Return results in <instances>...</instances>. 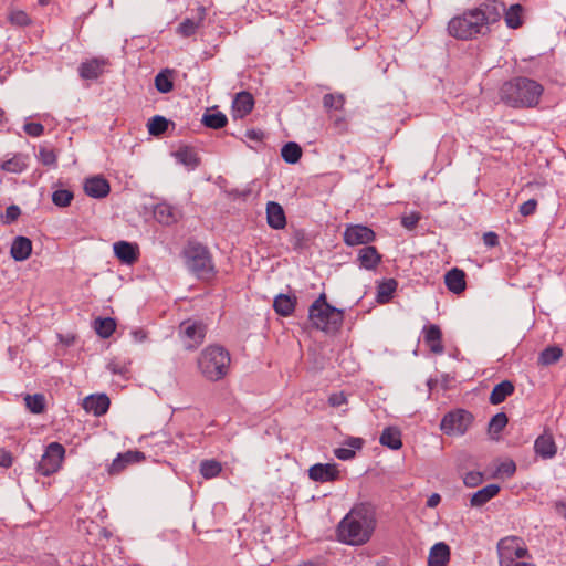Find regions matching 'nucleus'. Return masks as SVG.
<instances>
[{
    "mask_svg": "<svg viewBox=\"0 0 566 566\" xmlns=\"http://www.w3.org/2000/svg\"><path fill=\"white\" fill-rule=\"evenodd\" d=\"M502 6L496 0H489L479 7L465 10L453 17L448 23V32L458 40H472L490 32V25L502 18Z\"/></svg>",
    "mask_w": 566,
    "mask_h": 566,
    "instance_id": "f257e3e1",
    "label": "nucleus"
},
{
    "mask_svg": "<svg viewBox=\"0 0 566 566\" xmlns=\"http://www.w3.org/2000/svg\"><path fill=\"white\" fill-rule=\"evenodd\" d=\"M376 527V512L369 504L355 505L339 522L337 538L347 545L366 544Z\"/></svg>",
    "mask_w": 566,
    "mask_h": 566,
    "instance_id": "f03ea898",
    "label": "nucleus"
},
{
    "mask_svg": "<svg viewBox=\"0 0 566 566\" xmlns=\"http://www.w3.org/2000/svg\"><path fill=\"white\" fill-rule=\"evenodd\" d=\"M543 92L544 87L537 81L518 76L501 86L500 97L511 107L531 108L539 103Z\"/></svg>",
    "mask_w": 566,
    "mask_h": 566,
    "instance_id": "7ed1b4c3",
    "label": "nucleus"
},
{
    "mask_svg": "<svg viewBox=\"0 0 566 566\" xmlns=\"http://www.w3.org/2000/svg\"><path fill=\"white\" fill-rule=\"evenodd\" d=\"M308 319L314 328L332 333L340 328L344 312L328 304L325 293H322L310 306Z\"/></svg>",
    "mask_w": 566,
    "mask_h": 566,
    "instance_id": "20e7f679",
    "label": "nucleus"
},
{
    "mask_svg": "<svg viewBox=\"0 0 566 566\" xmlns=\"http://www.w3.org/2000/svg\"><path fill=\"white\" fill-rule=\"evenodd\" d=\"M230 354L222 346L206 347L198 359V366L201 374L211 381L222 379L229 371Z\"/></svg>",
    "mask_w": 566,
    "mask_h": 566,
    "instance_id": "39448f33",
    "label": "nucleus"
},
{
    "mask_svg": "<svg viewBox=\"0 0 566 566\" xmlns=\"http://www.w3.org/2000/svg\"><path fill=\"white\" fill-rule=\"evenodd\" d=\"M500 566H535L521 537L507 536L497 543Z\"/></svg>",
    "mask_w": 566,
    "mask_h": 566,
    "instance_id": "423d86ee",
    "label": "nucleus"
},
{
    "mask_svg": "<svg viewBox=\"0 0 566 566\" xmlns=\"http://www.w3.org/2000/svg\"><path fill=\"white\" fill-rule=\"evenodd\" d=\"M188 269L201 280L214 275V265L208 249L200 243H190L185 251Z\"/></svg>",
    "mask_w": 566,
    "mask_h": 566,
    "instance_id": "0eeeda50",
    "label": "nucleus"
},
{
    "mask_svg": "<svg viewBox=\"0 0 566 566\" xmlns=\"http://www.w3.org/2000/svg\"><path fill=\"white\" fill-rule=\"evenodd\" d=\"M473 415L465 409H454L447 412L440 422L441 431L447 436H463L473 422Z\"/></svg>",
    "mask_w": 566,
    "mask_h": 566,
    "instance_id": "6e6552de",
    "label": "nucleus"
},
{
    "mask_svg": "<svg viewBox=\"0 0 566 566\" xmlns=\"http://www.w3.org/2000/svg\"><path fill=\"white\" fill-rule=\"evenodd\" d=\"M64 455V447L59 442H51L38 462V473L44 476L54 474L61 469Z\"/></svg>",
    "mask_w": 566,
    "mask_h": 566,
    "instance_id": "1a4fd4ad",
    "label": "nucleus"
},
{
    "mask_svg": "<svg viewBox=\"0 0 566 566\" xmlns=\"http://www.w3.org/2000/svg\"><path fill=\"white\" fill-rule=\"evenodd\" d=\"M207 326L199 321H185L179 326V334L187 349L197 348L205 339Z\"/></svg>",
    "mask_w": 566,
    "mask_h": 566,
    "instance_id": "9d476101",
    "label": "nucleus"
},
{
    "mask_svg": "<svg viewBox=\"0 0 566 566\" xmlns=\"http://www.w3.org/2000/svg\"><path fill=\"white\" fill-rule=\"evenodd\" d=\"M344 242L349 247L367 245L375 241L376 233L367 226L348 224L344 231Z\"/></svg>",
    "mask_w": 566,
    "mask_h": 566,
    "instance_id": "9b49d317",
    "label": "nucleus"
},
{
    "mask_svg": "<svg viewBox=\"0 0 566 566\" xmlns=\"http://www.w3.org/2000/svg\"><path fill=\"white\" fill-rule=\"evenodd\" d=\"M308 478L315 482H334L339 479V470L335 463H316L308 469Z\"/></svg>",
    "mask_w": 566,
    "mask_h": 566,
    "instance_id": "f8f14e48",
    "label": "nucleus"
},
{
    "mask_svg": "<svg viewBox=\"0 0 566 566\" xmlns=\"http://www.w3.org/2000/svg\"><path fill=\"white\" fill-rule=\"evenodd\" d=\"M107 65V59L94 57L80 64L78 74L84 80H97L105 72Z\"/></svg>",
    "mask_w": 566,
    "mask_h": 566,
    "instance_id": "ddd939ff",
    "label": "nucleus"
},
{
    "mask_svg": "<svg viewBox=\"0 0 566 566\" xmlns=\"http://www.w3.org/2000/svg\"><path fill=\"white\" fill-rule=\"evenodd\" d=\"M145 459V454L138 450H128L123 453H118L108 467V473L119 474L128 464L138 463Z\"/></svg>",
    "mask_w": 566,
    "mask_h": 566,
    "instance_id": "4468645a",
    "label": "nucleus"
},
{
    "mask_svg": "<svg viewBox=\"0 0 566 566\" xmlns=\"http://www.w3.org/2000/svg\"><path fill=\"white\" fill-rule=\"evenodd\" d=\"M115 256L124 264H134L139 256V249L136 243L118 241L113 244Z\"/></svg>",
    "mask_w": 566,
    "mask_h": 566,
    "instance_id": "2eb2a0df",
    "label": "nucleus"
},
{
    "mask_svg": "<svg viewBox=\"0 0 566 566\" xmlns=\"http://www.w3.org/2000/svg\"><path fill=\"white\" fill-rule=\"evenodd\" d=\"M84 191L88 197L102 199L109 193L111 186L103 176H94L85 179Z\"/></svg>",
    "mask_w": 566,
    "mask_h": 566,
    "instance_id": "dca6fc26",
    "label": "nucleus"
},
{
    "mask_svg": "<svg viewBox=\"0 0 566 566\" xmlns=\"http://www.w3.org/2000/svg\"><path fill=\"white\" fill-rule=\"evenodd\" d=\"M423 342L433 354L441 355L444 352L442 332L436 324L426 325L422 328Z\"/></svg>",
    "mask_w": 566,
    "mask_h": 566,
    "instance_id": "f3484780",
    "label": "nucleus"
},
{
    "mask_svg": "<svg viewBox=\"0 0 566 566\" xmlns=\"http://www.w3.org/2000/svg\"><path fill=\"white\" fill-rule=\"evenodd\" d=\"M254 106L252 94L242 91L238 93L232 103V115L234 118H243L250 114Z\"/></svg>",
    "mask_w": 566,
    "mask_h": 566,
    "instance_id": "a211bd4d",
    "label": "nucleus"
},
{
    "mask_svg": "<svg viewBox=\"0 0 566 566\" xmlns=\"http://www.w3.org/2000/svg\"><path fill=\"white\" fill-rule=\"evenodd\" d=\"M206 18V8L200 6L197 9L196 18H186L177 28V33L184 38L193 35L201 27Z\"/></svg>",
    "mask_w": 566,
    "mask_h": 566,
    "instance_id": "6ab92c4d",
    "label": "nucleus"
},
{
    "mask_svg": "<svg viewBox=\"0 0 566 566\" xmlns=\"http://www.w3.org/2000/svg\"><path fill=\"white\" fill-rule=\"evenodd\" d=\"M109 403V398L105 394L91 395L83 400V408L98 417L107 412Z\"/></svg>",
    "mask_w": 566,
    "mask_h": 566,
    "instance_id": "aec40b11",
    "label": "nucleus"
},
{
    "mask_svg": "<svg viewBox=\"0 0 566 566\" xmlns=\"http://www.w3.org/2000/svg\"><path fill=\"white\" fill-rule=\"evenodd\" d=\"M357 262L361 269L375 270L381 262V254L373 245H365L358 251Z\"/></svg>",
    "mask_w": 566,
    "mask_h": 566,
    "instance_id": "412c9836",
    "label": "nucleus"
},
{
    "mask_svg": "<svg viewBox=\"0 0 566 566\" xmlns=\"http://www.w3.org/2000/svg\"><path fill=\"white\" fill-rule=\"evenodd\" d=\"M268 224L275 230L283 229L286 226V217L282 206L275 201H269L266 205Z\"/></svg>",
    "mask_w": 566,
    "mask_h": 566,
    "instance_id": "4be33fe9",
    "label": "nucleus"
},
{
    "mask_svg": "<svg viewBox=\"0 0 566 566\" xmlns=\"http://www.w3.org/2000/svg\"><path fill=\"white\" fill-rule=\"evenodd\" d=\"M502 8V17L510 29H517L523 24V12L524 9L520 3L511 4L509 8L503 2L497 1Z\"/></svg>",
    "mask_w": 566,
    "mask_h": 566,
    "instance_id": "5701e85b",
    "label": "nucleus"
},
{
    "mask_svg": "<svg viewBox=\"0 0 566 566\" xmlns=\"http://www.w3.org/2000/svg\"><path fill=\"white\" fill-rule=\"evenodd\" d=\"M31 252L32 241L29 238L19 235L13 240L10 249V254L13 260L19 262L25 261Z\"/></svg>",
    "mask_w": 566,
    "mask_h": 566,
    "instance_id": "b1692460",
    "label": "nucleus"
},
{
    "mask_svg": "<svg viewBox=\"0 0 566 566\" xmlns=\"http://www.w3.org/2000/svg\"><path fill=\"white\" fill-rule=\"evenodd\" d=\"M444 283L450 292L460 294L465 290V273L458 268H453L446 273Z\"/></svg>",
    "mask_w": 566,
    "mask_h": 566,
    "instance_id": "393cba45",
    "label": "nucleus"
},
{
    "mask_svg": "<svg viewBox=\"0 0 566 566\" xmlns=\"http://www.w3.org/2000/svg\"><path fill=\"white\" fill-rule=\"evenodd\" d=\"M449 559L450 547L446 543L439 542L429 552L428 566H447Z\"/></svg>",
    "mask_w": 566,
    "mask_h": 566,
    "instance_id": "a878e982",
    "label": "nucleus"
},
{
    "mask_svg": "<svg viewBox=\"0 0 566 566\" xmlns=\"http://www.w3.org/2000/svg\"><path fill=\"white\" fill-rule=\"evenodd\" d=\"M534 450L536 454L543 459H551L557 452L555 441L551 434H541L537 437L534 443Z\"/></svg>",
    "mask_w": 566,
    "mask_h": 566,
    "instance_id": "bb28decb",
    "label": "nucleus"
},
{
    "mask_svg": "<svg viewBox=\"0 0 566 566\" xmlns=\"http://www.w3.org/2000/svg\"><path fill=\"white\" fill-rule=\"evenodd\" d=\"M364 440L357 437H350L345 440L344 447L336 448L334 450V454L337 459L347 461L355 457L356 450H360L363 448Z\"/></svg>",
    "mask_w": 566,
    "mask_h": 566,
    "instance_id": "cd10ccee",
    "label": "nucleus"
},
{
    "mask_svg": "<svg viewBox=\"0 0 566 566\" xmlns=\"http://www.w3.org/2000/svg\"><path fill=\"white\" fill-rule=\"evenodd\" d=\"M296 303V296L289 294H279L275 296L273 301V308L279 315L287 317L293 314Z\"/></svg>",
    "mask_w": 566,
    "mask_h": 566,
    "instance_id": "c85d7f7f",
    "label": "nucleus"
},
{
    "mask_svg": "<svg viewBox=\"0 0 566 566\" xmlns=\"http://www.w3.org/2000/svg\"><path fill=\"white\" fill-rule=\"evenodd\" d=\"M515 387L511 380H503L495 385L492 389L489 401L491 405L496 406L506 400L507 397L514 394Z\"/></svg>",
    "mask_w": 566,
    "mask_h": 566,
    "instance_id": "c756f323",
    "label": "nucleus"
},
{
    "mask_svg": "<svg viewBox=\"0 0 566 566\" xmlns=\"http://www.w3.org/2000/svg\"><path fill=\"white\" fill-rule=\"evenodd\" d=\"M500 486L497 484H488L486 486L476 491L470 500V504L473 507H481L494 496H496L500 492Z\"/></svg>",
    "mask_w": 566,
    "mask_h": 566,
    "instance_id": "7c9ffc66",
    "label": "nucleus"
},
{
    "mask_svg": "<svg viewBox=\"0 0 566 566\" xmlns=\"http://www.w3.org/2000/svg\"><path fill=\"white\" fill-rule=\"evenodd\" d=\"M174 157L179 164L184 165L189 170L196 169L200 164L198 154L195 151L193 148L188 146L181 147L178 150H176L174 153Z\"/></svg>",
    "mask_w": 566,
    "mask_h": 566,
    "instance_id": "2f4dec72",
    "label": "nucleus"
},
{
    "mask_svg": "<svg viewBox=\"0 0 566 566\" xmlns=\"http://www.w3.org/2000/svg\"><path fill=\"white\" fill-rule=\"evenodd\" d=\"M155 219L163 224L169 226L177 221V211L166 202H161L154 208Z\"/></svg>",
    "mask_w": 566,
    "mask_h": 566,
    "instance_id": "473e14b6",
    "label": "nucleus"
},
{
    "mask_svg": "<svg viewBox=\"0 0 566 566\" xmlns=\"http://www.w3.org/2000/svg\"><path fill=\"white\" fill-rule=\"evenodd\" d=\"M28 155L15 154L12 158L2 161L0 169L11 174H21L28 168Z\"/></svg>",
    "mask_w": 566,
    "mask_h": 566,
    "instance_id": "72a5a7b5",
    "label": "nucleus"
},
{
    "mask_svg": "<svg viewBox=\"0 0 566 566\" xmlns=\"http://www.w3.org/2000/svg\"><path fill=\"white\" fill-rule=\"evenodd\" d=\"M379 441L391 450H398L402 446L400 431L396 428H386L380 434Z\"/></svg>",
    "mask_w": 566,
    "mask_h": 566,
    "instance_id": "f704fd0d",
    "label": "nucleus"
},
{
    "mask_svg": "<svg viewBox=\"0 0 566 566\" xmlns=\"http://www.w3.org/2000/svg\"><path fill=\"white\" fill-rule=\"evenodd\" d=\"M397 289V281L394 279H388L380 282L377 286V296L376 300L380 304H385L389 302L392 297Z\"/></svg>",
    "mask_w": 566,
    "mask_h": 566,
    "instance_id": "c9c22d12",
    "label": "nucleus"
},
{
    "mask_svg": "<svg viewBox=\"0 0 566 566\" xmlns=\"http://www.w3.org/2000/svg\"><path fill=\"white\" fill-rule=\"evenodd\" d=\"M172 71L165 69L155 76V87L158 92L167 94L172 91Z\"/></svg>",
    "mask_w": 566,
    "mask_h": 566,
    "instance_id": "e433bc0d",
    "label": "nucleus"
},
{
    "mask_svg": "<svg viewBox=\"0 0 566 566\" xmlns=\"http://www.w3.org/2000/svg\"><path fill=\"white\" fill-rule=\"evenodd\" d=\"M116 323L114 318L111 317H98L94 321V329L98 336L102 338H108L115 331Z\"/></svg>",
    "mask_w": 566,
    "mask_h": 566,
    "instance_id": "4c0bfd02",
    "label": "nucleus"
},
{
    "mask_svg": "<svg viewBox=\"0 0 566 566\" xmlns=\"http://www.w3.org/2000/svg\"><path fill=\"white\" fill-rule=\"evenodd\" d=\"M281 156L287 164H296L302 156V148L294 142L286 143L281 149Z\"/></svg>",
    "mask_w": 566,
    "mask_h": 566,
    "instance_id": "58836bf2",
    "label": "nucleus"
},
{
    "mask_svg": "<svg viewBox=\"0 0 566 566\" xmlns=\"http://www.w3.org/2000/svg\"><path fill=\"white\" fill-rule=\"evenodd\" d=\"M563 355L562 349L558 346L546 347L538 357V364L548 366L557 363Z\"/></svg>",
    "mask_w": 566,
    "mask_h": 566,
    "instance_id": "ea45409f",
    "label": "nucleus"
},
{
    "mask_svg": "<svg viewBox=\"0 0 566 566\" xmlns=\"http://www.w3.org/2000/svg\"><path fill=\"white\" fill-rule=\"evenodd\" d=\"M201 122L206 127L213 128V129H220L227 125L228 118L221 112H217V113H212V114L207 113L203 115Z\"/></svg>",
    "mask_w": 566,
    "mask_h": 566,
    "instance_id": "a19ab883",
    "label": "nucleus"
},
{
    "mask_svg": "<svg viewBox=\"0 0 566 566\" xmlns=\"http://www.w3.org/2000/svg\"><path fill=\"white\" fill-rule=\"evenodd\" d=\"M221 463L217 460H203L200 463V473L205 479H213L220 474Z\"/></svg>",
    "mask_w": 566,
    "mask_h": 566,
    "instance_id": "79ce46f5",
    "label": "nucleus"
},
{
    "mask_svg": "<svg viewBox=\"0 0 566 566\" xmlns=\"http://www.w3.org/2000/svg\"><path fill=\"white\" fill-rule=\"evenodd\" d=\"M169 122L160 115H156L148 120V132L153 136H159L164 134L168 128Z\"/></svg>",
    "mask_w": 566,
    "mask_h": 566,
    "instance_id": "37998d69",
    "label": "nucleus"
},
{
    "mask_svg": "<svg viewBox=\"0 0 566 566\" xmlns=\"http://www.w3.org/2000/svg\"><path fill=\"white\" fill-rule=\"evenodd\" d=\"M24 401L32 413H41L45 408V398L41 394L27 395Z\"/></svg>",
    "mask_w": 566,
    "mask_h": 566,
    "instance_id": "c03bdc74",
    "label": "nucleus"
},
{
    "mask_svg": "<svg viewBox=\"0 0 566 566\" xmlns=\"http://www.w3.org/2000/svg\"><path fill=\"white\" fill-rule=\"evenodd\" d=\"M8 20L14 27H27L32 23L29 14L19 9H11L8 13Z\"/></svg>",
    "mask_w": 566,
    "mask_h": 566,
    "instance_id": "a18cd8bd",
    "label": "nucleus"
},
{
    "mask_svg": "<svg viewBox=\"0 0 566 566\" xmlns=\"http://www.w3.org/2000/svg\"><path fill=\"white\" fill-rule=\"evenodd\" d=\"M345 104V97L343 94H325L323 97V106L327 111L342 109Z\"/></svg>",
    "mask_w": 566,
    "mask_h": 566,
    "instance_id": "49530a36",
    "label": "nucleus"
},
{
    "mask_svg": "<svg viewBox=\"0 0 566 566\" xmlns=\"http://www.w3.org/2000/svg\"><path fill=\"white\" fill-rule=\"evenodd\" d=\"M509 418L504 412L494 415L489 422V433L491 436L499 434L507 424Z\"/></svg>",
    "mask_w": 566,
    "mask_h": 566,
    "instance_id": "de8ad7c7",
    "label": "nucleus"
},
{
    "mask_svg": "<svg viewBox=\"0 0 566 566\" xmlns=\"http://www.w3.org/2000/svg\"><path fill=\"white\" fill-rule=\"evenodd\" d=\"M73 192L67 189H57L52 193V201L55 206L64 208L71 205Z\"/></svg>",
    "mask_w": 566,
    "mask_h": 566,
    "instance_id": "09e8293b",
    "label": "nucleus"
},
{
    "mask_svg": "<svg viewBox=\"0 0 566 566\" xmlns=\"http://www.w3.org/2000/svg\"><path fill=\"white\" fill-rule=\"evenodd\" d=\"M38 159L45 166H55L57 157L53 149L48 147H40Z\"/></svg>",
    "mask_w": 566,
    "mask_h": 566,
    "instance_id": "8fccbe9b",
    "label": "nucleus"
},
{
    "mask_svg": "<svg viewBox=\"0 0 566 566\" xmlns=\"http://www.w3.org/2000/svg\"><path fill=\"white\" fill-rule=\"evenodd\" d=\"M20 214H21L20 208L15 205H11L6 209L4 213L1 217V221L4 224H10V223L14 222L19 218Z\"/></svg>",
    "mask_w": 566,
    "mask_h": 566,
    "instance_id": "3c124183",
    "label": "nucleus"
},
{
    "mask_svg": "<svg viewBox=\"0 0 566 566\" xmlns=\"http://www.w3.org/2000/svg\"><path fill=\"white\" fill-rule=\"evenodd\" d=\"M516 471V464L513 460H506L499 464L496 472L502 475L510 478L512 476Z\"/></svg>",
    "mask_w": 566,
    "mask_h": 566,
    "instance_id": "603ef678",
    "label": "nucleus"
},
{
    "mask_svg": "<svg viewBox=\"0 0 566 566\" xmlns=\"http://www.w3.org/2000/svg\"><path fill=\"white\" fill-rule=\"evenodd\" d=\"M483 481V474L479 471L468 472L463 478V483L468 488H475Z\"/></svg>",
    "mask_w": 566,
    "mask_h": 566,
    "instance_id": "864d4df0",
    "label": "nucleus"
},
{
    "mask_svg": "<svg viewBox=\"0 0 566 566\" xmlns=\"http://www.w3.org/2000/svg\"><path fill=\"white\" fill-rule=\"evenodd\" d=\"M420 220V213L419 212H410L408 214L402 216L401 218V224L408 230H412L417 227L418 222Z\"/></svg>",
    "mask_w": 566,
    "mask_h": 566,
    "instance_id": "5fc2aeb1",
    "label": "nucleus"
},
{
    "mask_svg": "<svg viewBox=\"0 0 566 566\" xmlns=\"http://www.w3.org/2000/svg\"><path fill=\"white\" fill-rule=\"evenodd\" d=\"M23 129L31 137H39L44 133V127L40 123H25Z\"/></svg>",
    "mask_w": 566,
    "mask_h": 566,
    "instance_id": "6e6d98bb",
    "label": "nucleus"
},
{
    "mask_svg": "<svg viewBox=\"0 0 566 566\" xmlns=\"http://www.w3.org/2000/svg\"><path fill=\"white\" fill-rule=\"evenodd\" d=\"M536 207L537 201L535 199H528L520 206V213L525 217L531 216L535 212Z\"/></svg>",
    "mask_w": 566,
    "mask_h": 566,
    "instance_id": "4d7b16f0",
    "label": "nucleus"
},
{
    "mask_svg": "<svg viewBox=\"0 0 566 566\" xmlns=\"http://www.w3.org/2000/svg\"><path fill=\"white\" fill-rule=\"evenodd\" d=\"M347 402V398L344 392L332 394L328 398V403L332 407H340Z\"/></svg>",
    "mask_w": 566,
    "mask_h": 566,
    "instance_id": "13d9d810",
    "label": "nucleus"
},
{
    "mask_svg": "<svg viewBox=\"0 0 566 566\" xmlns=\"http://www.w3.org/2000/svg\"><path fill=\"white\" fill-rule=\"evenodd\" d=\"M13 458L10 451L0 448V467L9 468L12 465Z\"/></svg>",
    "mask_w": 566,
    "mask_h": 566,
    "instance_id": "bf43d9fd",
    "label": "nucleus"
},
{
    "mask_svg": "<svg viewBox=\"0 0 566 566\" xmlns=\"http://www.w3.org/2000/svg\"><path fill=\"white\" fill-rule=\"evenodd\" d=\"M483 243L489 248H494L499 244V237L495 232H485L483 234Z\"/></svg>",
    "mask_w": 566,
    "mask_h": 566,
    "instance_id": "052dcab7",
    "label": "nucleus"
},
{
    "mask_svg": "<svg viewBox=\"0 0 566 566\" xmlns=\"http://www.w3.org/2000/svg\"><path fill=\"white\" fill-rule=\"evenodd\" d=\"M305 238V233L303 230H295L292 237V243L294 249L303 248V240Z\"/></svg>",
    "mask_w": 566,
    "mask_h": 566,
    "instance_id": "680f3d73",
    "label": "nucleus"
},
{
    "mask_svg": "<svg viewBox=\"0 0 566 566\" xmlns=\"http://www.w3.org/2000/svg\"><path fill=\"white\" fill-rule=\"evenodd\" d=\"M135 343H143L147 338V333L143 328H136L130 332Z\"/></svg>",
    "mask_w": 566,
    "mask_h": 566,
    "instance_id": "e2e57ef3",
    "label": "nucleus"
},
{
    "mask_svg": "<svg viewBox=\"0 0 566 566\" xmlns=\"http://www.w3.org/2000/svg\"><path fill=\"white\" fill-rule=\"evenodd\" d=\"M107 369L109 371H112L113 374H118V375H123L127 370L125 366H122V365H119L118 363H115V361L108 363Z\"/></svg>",
    "mask_w": 566,
    "mask_h": 566,
    "instance_id": "0e129e2a",
    "label": "nucleus"
},
{
    "mask_svg": "<svg viewBox=\"0 0 566 566\" xmlns=\"http://www.w3.org/2000/svg\"><path fill=\"white\" fill-rule=\"evenodd\" d=\"M554 511L557 515L563 516L566 520V502L556 501L554 503Z\"/></svg>",
    "mask_w": 566,
    "mask_h": 566,
    "instance_id": "69168bd1",
    "label": "nucleus"
},
{
    "mask_svg": "<svg viewBox=\"0 0 566 566\" xmlns=\"http://www.w3.org/2000/svg\"><path fill=\"white\" fill-rule=\"evenodd\" d=\"M245 136L251 140L260 142L263 138L264 134L258 129H250L247 130Z\"/></svg>",
    "mask_w": 566,
    "mask_h": 566,
    "instance_id": "338daca9",
    "label": "nucleus"
},
{
    "mask_svg": "<svg viewBox=\"0 0 566 566\" xmlns=\"http://www.w3.org/2000/svg\"><path fill=\"white\" fill-rule=\"evenodd\" d=\"M440 502H441V496L438 493H432L427 501V506L430 509H433V507L438 506Z\"/></svg>",
    "mask_w": 566,
    "mask_h": 566,
    "instance_id": "774afa93",
    "label": "nucleus"
}]
</instances>
